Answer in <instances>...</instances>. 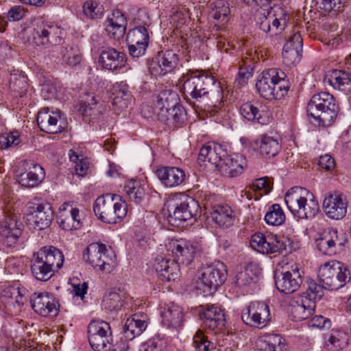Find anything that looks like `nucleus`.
<instances>
[{
	"instance_id": "7ed1b4c3",
	"label": "nucleus",
	"mask_w": 351,
	"mask_h": 351,
	"mask_svg": "<svg viewBox=\"0 0 351 351\" xmlns=\"http://www.w3.org/2000/svg\"><path fill=\"white\" fill-rule=\"evenodd\" d=\"M306 111L308 116L317 121L319 124L329 126L337 118L338 106L332 95L322 92L313 95L308 103Z\"/></svg>"
},
{
	"instance_id": "e433bc0d",
	"label": "nucleus",
	"mask_w": 351,
	"mask_h": 351,
	"mask_svg": "<svg viewBox=\"0 0 351 351\" xmlns=\"http://www.w3.org/2000/svg\"><path fill=\"white\" fill-rule=\"evenodd\" d=\"M160 182L167 187H176L182 184L185 180L183 169L176 167H162L156 171Z\"/></svg>"
},
{
	"instance_id": "680f3d73",
	"label": "nucleus",
	"mask_w": 351,
	"mask_h": 351,
	"mask_svg": "<svg viewBox=\"0 0 351 351\" xmlns=\"http://www.w3.org/2000/svg\"><path fill=\"white\" fill-rule=\"evenodd\" d=\"M173 118L172 121H170V125H174L175 127H179L184 123L186 119V112L184 108L178 104L173 105Z\"/></svg>"
},
{
	"instance_id": "f03ea898",
	"label": "nucleus",
	"mask_w": 351,
	"mask_h": 351,
	"mask_svg": "<svg viewBox=\"0 0 351 351\" xmlns=\"http://www.w3.org/2000/svg\"><path fill=\"white\" fill-rule=\"evenodd\" d=\"M256 87L259 95L269 100L280 99L289 89L285 73L276 68L263 71L256 82Z\"/></svg>"
},
{
	"instance_id": "6e6552de",
	"label": "nucleus",
	"mask_w": 351,
	"mask_h": 351,
	"mask_svg": "<svg viewBox=\"0 0 351 351\" xmlns=\"http://www.w3.org/2000/svg\"><path fill=\"white\" fill-rule=\"evenodd\" d=\"M83 259L95 269L110 273L115 267V256L106 245L92 243L86 249Z\"/></svg>"
},
{
	"instance_id": "c03bdc74",
	"label": "nucleus",
	"mask_w": 351,
	"mask_h": 351,
	"mask_svg": "<svg viewBox=\"0 0 351 351\" xmlns=\"http://www.w3.org/2000/svg\"><path fill=\"white\" fill-rule=\"evenodd\" d=\"M324 80L335 89L341 91H348L351 89L350 74L344 71L333 70Z\"/></svg>"
},
{
	"instance_id": "2f4dec72",
	"label": "nucleus",
	"mask_w": 351,
	"mask_h": 351,
	"mask_svg": "<svg viewBox=\"0 0 351 351\" xmlns=\"http://www.w3.org/2000/svg\"><path fill=\"white\" fill-rule=\"evenodd\" d=\"M225 156H226V150L222 145L208 143L200 149L198 160L199 162H208L218 169Z\"/></svg>"
},
{
	"instance_id": "a878e982",
	"label": "nucleus",
	"mask_w": 351,
	"mask_h": 351,
	"mask_svg": "<svg viewBox=\"0 0 351 351\" xmlns=\"http://www.w3.org/2000/svg\"><path fill=\"white\" fill-rule=\"evenodd\" d=\"M179 60L178 55L173 50L160 51L157 56V63L150 66V72L154 76L165 75L177 67Z\"/></svg>"
},
{
	"instance_id": "b1692460",
	"label": "nucleus",
	"mask_w": 351,
	"mask_h": 351,
	"mask_svg": "<svg viewBox=\"0 0 351 351\" xmlns=\"http://www.w3.org/2000/svg\"><path fill=\"white\" fill-rule=\"evenodd\" d=\"M30 209L28 221L34 228L41 230L50 226L53 218V212L49 203L36 204Z\"/></svg>"
},
{
	"instance_id": "dca6fc26",
	"label": "nucleus",
	"mask_w": 351,
	"mask_h": 351,
	"mask_svg": "<svg viewBox=\"0 0 351 351\" xmlns=\"http://www.w3.org/2000/svg\"><path fill=\"white\" fill-rule=\"evenodd\" d=\"M167 250L171 253L178 264H189L198 250L196 244L186 239L172 240L167 245Z\"/></svg>"
},
{
	"instance_id": "6ab92c4d",
	"label": "nucleus",
	"mask_w": 351,
	"mask_h": 351,
	"mask_svg": "<svg viewBox=\"0 0 351 351\" xmlns=\"http://www.w3.org/2000/svg\"><path fill=\"white\" fill-rule=\"evenodd\" d=\"M130 54L138 58L145 53L149 43L147 29L143 26L137 27L128 32L126 37Z\"/></svg>"
},
{
	"instance_id": "3c124183",
	"label": "nucleus",
	"mask_w": 351,
	"mask_h": 351,
	"mask_svg": "<svg viewBox=\"0 0 351 351\" xmlns=\"http://www.w3.org/2000/svg\"><path fill=\"white\" fill-rule=\"evenodd\" d=\"M124 191L129 198L138 204L145 195V189L137 180H130L124 186Z\"/></svg>"
},
{
	"instance_id": "1a4fd4ad",
	"label": "nucleus",
	"mask_w": 351,
	"mask_h": 351,
	"mask_svg": "<svg viewBox=\"0 0 351 351\" xmlns=\"http://www.w3.org/2000/svg\"><path fill=\"white\" fill-rule=\"evenodd\" d=\"M184 93L197 100L207 96L216 84L213 77L199 71L187 72L182 77Z\"/></svg>"
},
{
	"instance_id": "37998d69",
	"label": "nucleus",
	"mask_w": 351,
	"mask_h": 351,
	"mask_svg": "<svg viewBox=\"0 0 351 351\" xmlns=\"http://www.w3.org/2000/svg\"><path fill=\"white\" fill-rule=\"evenodd\" d=\"M257 268L256 265L250 263L247 265L241 267L234 276V282L235 285L241 289H245L250 287L255 283L257 277Z\"/></svg>"
},
{
	"instance_id": "2eb2a0df",
	"label": "nucleus",
	"mask_w": 351,
	"mask_h": 351,
	"mask_svg": "<svg viewBox=\"0 0 351 351\" xmlns=\"http://www.w3.org/2000/svg\"><path fill=\"white\" fill-rule=\"evenodd\" d=\"M302 282L299 265L292 263L287 269L276 277L277 289L285 294H289L298 289Z\"/></svg>"
},
{
	"instance_id": "774afa93",
	"label": "nucleus",
	"mask_w": 351,
	"mask_h": 351,
	"mask_svg": "<svg viewBox=\"0 0 351 351\" xmlns=\"http://www.w3.org/2000/svg\"><path fill=\"white\" fill-rule=\"evenodd\" d=\"M318 165L326 170L330 171L335 168V162L331 156L325 154L319 157Z\"/></svg>"
},
{
	"instance_id": "052dcab7",
	"label": "nucleus",
	"mask_w": 351,
	"mask_h": 351,
	"mask_svg": "<svg viewBox=\"0 0 351 351\" xmlns=\"http://www.w3.org/2000/svg\"><path fill=\"white\" fill-rule=\"evenodd\" d=\"M20 142V136L17 131L4 133L0 135V148L1 149H6L12 145H17Z\"/></svg>"
},
{
	"instance_id": "bf43d9fd",
	"label": "nucleus",
	"mask_w": 351,
	"mask_h": 351,
	"mask_svg": "<svg viewBox=\"0 0 351 351\" xmlns=\"http://www.w3.org/2000/svg\"><path fill=\"white\" fill-rule=\"evenodd\" d=\"M195 351H210L214 349V344L207 340L202 330H197L193 338Z\"/></svg>"
},
{
	"instance_id": "39448f33",
	"label": "nucleus",
	"mask_w": 351,
	"mask_h": 351,
	"mask_svg": "<svg viewBox=\"0 0 351 351\" xmlns=\"http://www.w3.org/2000/svg\"><path fill=\"white\" fill-rule=\"evenodd\" d=\"M318 276L324 289L331 291L341 288L351 278L348 266L337 261H330L322 265Z\"/></svg>"
},
{
	"instance_id": "c85d7f7f",
	"label": "nucleus",
	"mask_w": 351,
	"mask_h": 351,
	"mask_svg": "<svg viewBox=\"0 0 351 351\" xmlns=\"http://www.w3.org/2000/svg\"><path fill=\"white\" fill-rule=\"evenodd\" d=\"M247 167V160L242 154H233L225 156L218 169L221 173L229 178L241 175Z\"/></svg>"
},
{
	"instance_id": "412c9836",
	"label": "nucleus",
	"mask_w": 351,
	"mask_h": 351,
	"mask_svg": "<svg viewBox=\"0 0 351 351\" xmlns=\"http://www.w3.org/2000/svg\"><path fill=\"white\" fill-rule=\"evenodd\" d=\"M23 228V223L15 215H7L0 226V234L3 243L9 247H12L21 236Z\"/></svg>"
},
{
	"instance_id": "473e14b6",
	"label": "nucleus",
	"mask_w": 351,
	"mask_h": 351,
	"mask_svg": "<svg viewBox=\"0 0 351 351\" xmlns=\"http://www.w3.org/2000/svg\"><path fill=\"white\" fill-rule=\"evenodd\" d=\"M127 24L125 15L119 10H115L107 18L105 30L110 38L119 40L123 38Z\"/></svg>"
},
{
	"instance_id": "13d9d810",
	"label": "nucleus",
	"mask_w": 351,
	"mask_h": 351,
	"mask_svg": "<svg viewBox=\"0 0 351 351\" xmlns=\"http://www.w3.org/2000/svg\"><path fill=\"white\" fill-rule=\"evenodd\" d=\"M302 49L293 48L290 43H285L282 49V59L285 64L291 66L300 62Z\"/></svg>"
},
{
	"instance_id": "e2e57ef3",
	"label": "nucleus",
	"mask_w": 351,
	"mask_h": 351,
	"mask_svg": "<svg viewBox=\"0 0 351 351\" xmlns=\"http://www.w3.org/2000/svg\"><path fill=\"white\" fill-rule=\"evenodd\" d=\"M308 326L320 330L328 329L331 326V322L322 315H315L308 321Z\"/></svg>"
},
{
	"instance_id": "5fc2aeb1",
	"label": "nucleus",
	"mask_w": 351,
	"mask_h": 351,
	"mask_svg": "<svg viewBox=\"0 0 351 351\" xmlns=\"http://www.w3.org/2000/svg\"><path fill=\"white\" fill-rule=\"evenodd\" d=\"M84 15L90 19L101 18L104 14V7L97 1L87 0L82 6Z\"/></svg>"
},
{
	"instance_id": "aec40b11",
	"label": "nucleus",
	"mask_w": 351,
	"mask_h": 351,
	"mask_svg": "<svg viewBox=\"0 0 351 351\" xmlns=\"http://www.w3.org/2000/svg\"><path fill=\"white\" fill-rule=\"evenodd\" d=\"M255 19L260 29L265 33L272 31L275 34L284 30L287 23L286 13H282L280 18H276L264 9H259L256 12Z\"/></svg>"
},
{
	"instance_id": "7c9ffc66",
	"label": "nucleus",
	"mask_w": 351,
	"mask_h": 351,
	"mask_svg": "<svg viewBox=\"0 0 351 351\" xmlns=\"http://www.w3.org/2000/svg\"><path fill=\"white\" fill-rule=\"evenodd\" d=\"M311 198H313V194L311 192L306 189L296 186L287 191L285 201L290 212L296 217L303 204Z\"/></svg>"
},
{
	"instance_id": "9d476101",
	"label": "nucleus",
	"mask_w": 351,
	"mask_h": 351,
	"mask_svg": "<svg viewBox=\"0 0 351 351\" xmlns=\"http://www.w3.org/2000/svg\"><path fill=\"white\" fill-rule=\"evenodd\" d=\"M62 29L52 22L39 21L34 27L32 32L33 42L37 46L46 48L59 45L62 40Z\"/></svg>"
},
{
	"instance_id": "4d7b16f0",
	"label": "nucleus",
	"mask_w": 351,
	"mask_h": 351,
	"mask_svg": "<svg viewBox=\"0 0 351 351\" xmlns=\"http://www.w3.org/2000/svg\"><path fill=\"white\" fill-rule=\"evenodd\" d=\"M303 204L296 215V217L299 219H312L319 210V204L314 195L313 198L307 199L306 203Z\"/></svg>"
},
{
	"instance_id": "8fccbe9b",
	"label": "nucleus",
	"mask_w": 351,
	"mask_h": 351,
	"mask_svg": "<svg viewBox=\"0 0 351 351\" xmlns=\"http://www.w3.org/2000/svg\"><path fill=\"white\" fill-rule=\"evenodd\" d=\"M212 17L221 25L226 24L228 20L230 8L227 1L224 0H216L211 4Z\"/></svg>"
},
{
	"instance_id": "f8f14e48",
	"label": "nucleus",
	"mask_w": 351,
	"mask_h": 351,
	"mask_svg": "<svg viewBox=\"0 0 351 351\" xmlns=\"http://www.w3.org/2000/svg\"><path fill=\"white\" fill-rule=\"evenodd\" d=\"M88 341L95 351H110V327L108 322L93 321L88 327Z\"/></svg>"
},
{
	"instance_id": "6e6d98bb",
	"label": "nucleus",
	"mask_w": 351,
	"mask_h": 351,
	"mask_svg": "<svg viewBox=\"0 0 351 351\" xmlns=\"http://www.w3.org/2000/svg\"><path fill=\"white\" fill-rule=\"evenodd\" d=\"M285 220V213L278 204H273L265 216L266 223L271 226H280L284 223Z\"/></svg>"
},
{
	"instance_id": "20e7f679",
	"label": "nucleus",
	"mask_w": 351,
	"mask_h": 351,
	"mask_svg": "<svg viewBox=\"0 0 351 351\" xmlns=\"http://www.w3.org/2000/svg\"><path fill=\"white\" fill-rule=\"evenodd\" d=\"M168 221L174 226H180L183 222L195 218L199 211V203L193 197L177 194L167 203Z\"/></svg>"
},
{
	"instance_id": "c9c22d12",
	"label": "nucleus",
	"mask_w": 351,
	"mask_h": 351,
	"mask_svg": "<svg viewBox=\"0 0 351 351\" xmlns=\"http://www.w3.org/2000/svg\"><path fill=\"white\" fill-rule=\"evenodd\" d=\"M315 304L311 302L306 301L302 298H298L292 300L288 308L289 317L295 322L307 319L315 310Z\"/></svg>"
},
{
	"instance_id": "423d86ee",
	"label": "nucleus",
	"mask_w": 351,
	"mask_h": 351,
	"mask_svg": "<svg viewBox=\"0 0 351 351\" xmlns=\"http://www.w3.org/2000/svg\"><path fill=\"white\" fill-rule=\"evenodd\" d=\"M95 215L104 223H117L127 214V205L124 202H114L110 195L97 198L93 206Z\"/></svg>"
},
{
	"instance_id": "79ce46f5",
	"label": "nucleus",
	"mask_w": 351,
	"mask_h": 351,
	"mask_svg": "<svg viewBox=\"0 0 351 351\" xmlns=\"http://www.w3.org/2000/svg\"><path fill=\"white\" fill-rule=\"evenodd\" d=\"M112 104L120 109H125L128 106L132 99L129 86L125 82L116 83L112 88Z\"/></svg>"
},
{
	"instance_id": "9b49d317",
	"label": "nucleus",
	"mask_w": 351,
	"mask_h": 351,
	"mask_svg": "<svg viewBox=\"0 0 351 351\" xmlns=\"http://www.w3.org/2000/svg\"><path fill=\"white\" fill-rule=\"evenodd\" d=\"M250 244L252 249L263 254H280L287 250L285 239L271 233H255L251 237Z\"/></svg>"
},
{
	"instance_id": "4c0bfd02",
	"label": "nucleus",
	"mask_w": 351,
	"mask_h": 351,
	"mask_svg": "<svg viewBox=\"0 0 351 351\" xmlns=\"http://www.w3.org/2000/svg\"><path fill=\"white\" fill-rule=\"evenodd\" d=\"M210 217L215 223L221 228H228L233 225L235 215L227 204H216L211 207Z\"/></svg>"
},
{
	"instance_id": "393cba45",
	"label": "nucleus",
	"mask_w": 351,
	"mask_h": 351,
	"mask_svg": "<svg viewBox=\"0 0 351 351\" xmlns=\"http://www.w3.org/2000/svg\"><path fill=\"white\" fill-rule=\"evenodd\" d=\"M176 95L170 90H162L156 95V103L155 113L159 121L170 125L173 118V105L171 104L175 99Z\"/></svg>"
},
{
	"instance_id": "a18cd8bd",
	"label": "nucleus",
	"mask_w": 351,
	"mask_h": 351,
	"mask_svg": "<svg viewBox=\"0 0 351 351\" xmlns=\"http://www.w3.org/2000/svg\"><path fill=\"white\" fill-rule=\"evenodd\" d=\"M325 346L329 350L338 351L348 345L346 334L337 329H332L324 335Z\"/></svg>"
},
{
	"instance_id": "de8ad7c7",
	"label": "nucleus",
	"mask_w": 351,
	"mask_h": 351,
	"mask_svg": "<svg viewBox=\"0 0 351 351\" xmlns=\"http://www.w3.org/2000/svg\"><path fill=\"white\" fill-rule=\"evenodd\" d=\"M125 293L120 289H112L106 293L104 299L105 308L110 311H119L125 304Z\"/></svg>"
},
{
	"instance_id": "cd10ccee",
	"label": "nucleus",
	"mask_w": 351,
	"mask_h": 351,
	"mask_svg": "<svg viewBox=\"0 0 351 351\" xmlns=\"http://www.w3.org/2000/svg\"><path fill=\"white\" fill-rule=\"evenodd\" d=\"M250 147L262 156L271 158L278 154L281 145L276 137L265 134L252 141Z\"/></svg>"
},
{
	"instance_id": "f3484780",
	"label": "nucleus",
	"mask_w": 351,
	"mask_h": 351,
	"mask_svg": "<svg viewBox=\"0 0 351 351\" xmlns=\"http://www.w3.org/2000/svg\"><path fill=\"white\" fill-rule=\"evenodd\" d=\"M64 120L60 111H49L48 108L39 111L37 116L39 128L48 134L63 132L66 127V123Z\"/></svg>"
},
{
	"instance_id": "72a5a7b5",
	"label": "nucleus",
	"mask_w": 351,
	"mask_h": 351,
	"mask_svg": "<svg viewBox=\"0 0 351 351\" xmlns=\"http://www.w3.org/2000/svg\"><path fill=\"white\" fill-rule=\"evenodd\" d=\"M99 63L106 69L115 71L125 66L126 56L114 48L105 47L101 51Z\"/></svg>"
},
{
	"instance_id": "69168bd1",
	"label": "nucleus",
	"mask_w": 351,
	"mask_h": 351,
	"mask_svg": "<svg viewBox=\"0 0 351 351\" xmlns=\"http://www.w3.org/2000/svg\"><path fill=\"white\" fill-rule=\"evenodd\" d=\"M250 189L254 191L264 190L265 193L267 194L271 189V184L265 178H261L254 180L250 185Z\"/></svg>"
},
{
	"instance_id": "f704fd0d",
	"label": "nucleus",
	"mask_w": 351,
	"mask_h": 351,
	"mask_svg": "<svg viewBox=\"0 0 351 351\" xmlns=\"http://www.w3.org/2000/svg\"><path fill=\"white\" fill-rule=\"evenodd\" d=\"M147 315L144 313H135L128 317L123 326V332L126 340H132L140 335L147 328Z\"/></svg>"
},
{
	"instance_id": "a19ab883",
	"label": "nucleus",
	"mask_w": 351,
	"mask_h": 351,
	"mask_svg": "<svg viewBox=\"0 0 351 351\" xmlns=\"http://www.w3.org/2000/svg\"><path fill=\"white\" fill-rule=\"evenodd\" d=\"M1 301L8 309L20 307L25 301V298L19 287L9 286L5 287L1 295Z\"/></svg>"
},
{
	"instance_id": "4468645a",
	"label": "nucleus",
	"mask_w": 351,
	"mask_h": 351,
	"mask_svg": "<svg viewBox=\"0 0 351 351\" xmlns=\"http://www.w3.org/2000/svg\"><path fill=\"white\" fill-rule=\"evenodd\" d=\"M269 307L263 302H253L243 311L241 319L251 326L263 328L269 320Z\"/></svg>"
},
{
	"instance_id": "09e8293b",
	"label": "nucleus",
	"mask_w": 351,
	"mask_h": 351,
	"mask_svg": "<svg viewBox=\"0 0 351 351\" xmlns=\"http://www.w3.org/2000/svg\"><path fill=\"white\" fill-rule=\"evenodd\" d=\"M257 347L259 351H287L285 339L278 335L269 337L267 339H260Z\"/></svg>"
},
{
	"instance_id": "0e129e2a",
	"label": "nucleus",
	"mask_w": 351,
	"mask_h": 351,
	"mask_svg": "<svg viewBox=\"0 0 351 351\" xmlns=\"http://www.w3.org/2000/svg\"><path fill=\"white\" fill-rule=\"evenodd\" d=\"M139 351H165L164 342L160 339H152L142 343Z\"/></svg>"
},
{
	"instance_id": "5701e85b",
	"label": "nucleus",
	"mask_w": 351,
	"mask_h": 351,
	"mask_svg": "<svg viewBox=\"0 0 351 351\" xmlns=\"http://www.w3.org/2000/svg\"><path fill=\"white\" fill-rule=\"evenodd\" d=\"M348 203L342 194L328 195L323 201V209L326 216L332 219H341L347 213Z\"/></svg>"
},
{
	"instance_id": "58836bf2",
	"label": "nucleus",
	"mask_w": 351,
	"mask_h": 351,
	"mask_svg": "<svg viewBox=\"0 0 351 351\" xmlns=\"http://www.w3.org/2000/svg\"><path fill=\"white\" fill-rule=\"evenodd\" d=\"M162 324L167 328H178L184 322V314L182 308L176 305H166L160 311Z\"/></svg>"
},
{
	"instance_id": "f257e3e1",
	"label": "nucleus",
	"mask_w": 351,
	"mask_h": 351,
	"mask_svg": "<svg viewBox=\"0 0 351 351\" xmlns=\"http://www.w3.org/2000/svg\"><path fill=\"white\" fill-rule=\"evenodd\" d=\"M64 255L53 246L43 247L33 254L31 272L38 280L46 282L62 266Z\"/></svg>"
},
{
	"instance_id": "338daca9",
	"label": "nucleus",
	"mask_w": 351,
	"mask_h": 351,
	"mask_svg": "<svg viewBox=\"0 0 351 351\" xmlns=\"http://www.w3.org/2000/svg\"><path fill=\"white\" fill-rule=\"evenodd\" d=\"M341 0H339L338 5L335 0H317V3L320 10L324 12L330 13L331 12H337L340 8Z\"/></svg>"
},
{
	"instance_id": "ddd939ff",
	"label": "nucleus",
	"mask_w": 351,
	"mask_h": 351,
	"mask_svg": "<svg viewBox=\"0 0 351 351\" xmlns=\"http://www.w3.org/2000/svg\"><path fill=\"white\" fill-rule=\"evenodd\" d=\"M347 239L343 233L339 234L337 229L325 230L315 239V245L324 255L333 256L343 250Z\"/></svg>"
},
{
	"instance_id": "603ef678",
	"label": "nucleus",
	"mask_w": 351,
	"mask_h": 351,
	"mask_svg": "<svg viewBox=\"0 0 351 351\" xmlns=\"http://www.w3.org/2000/svg\"><path fill=\"white\" fill-rule=\"evenodd\" d=\"M324 289L323 284L321 285L313 280H310L306 291L302 293L300 297L315 304L316 300H320L323 296Z\"/></svg>"
},
{
	"instance_id": "864d4df0",
	"label": "nucleus",
	"mask_w": 351,
	"mask_h": 351,
	"mask_svg": "<svg viewBox=\"0 0 351 351\" xmlns=\"http://www.w3.org/2000/svg\"><path fill=\"white\" fill-rule=\"evenodd\" d=\"M61 55L63 62L69 66H75L81 61V53L76 46L66 45L62 47Z\"/></svg>"
},
{
	"instance_id": "49530a36",
	"label": "nucleus",
	"mask_w": 351,
	"mask_h": 351,
	"mask_svg": "<svg viewBox=\"0 0 351 351\" xmlns=\"http://www.w3.org/2000/svg\"><path fill=\"white\" fill-rule=\"evenodd\" d=\"M241 114L250 121H256L257 123L264 125L267 123L269 118L267 115H264L259 110L256 104L251 102H246L240 107Z\"/></svg>"
},
{
	"instance_id": "0eeeda50",
	"label": "nucleus",
	"mask_w": 351,
	"mask_h": 351,
	"mask_svg": "<svg viewBox=\"0 0 351 351\" xmlns=\"http://www.w3.org/2000/svg\"><path fill=\"white\" fill-rule=\"evenodd\" d=\"M226 276V267L223 263L218 261L212 263L202 269L195 287L204 295H210L225 282Z\"/></svg>"
},
{
	"instance_id": "bb28decb",
	"label": "nucleus",
	"mask_w": 351,
	"mask_h": 351,
	"mask_svg": "<svg viewBox=\"0 0 351 351\" xmlns=\"http://www.w3.org/2000/svg\"><path fill=\"white\" fill-rule=\"evenodd\" d=\"M82 215L77 208H73L69 204H63L57 215V223L65 230H76L82 225Z\"/></svg>"
},
{
	"instance_id": "ea45409f",
	"label": "nucleus",
	"mask_w": 351,
	"mask_h": 351,
	"mask_svg": "<svg viewBox=\"0 0 351 351\" xmlns=\"http://www.w3.org/2000/svg\"><path fill=\"white\" fill-rule=\"evenodd\" d=\"M44 169L38 164L32 163L31 166L18 178L19 183L27 188H32L38 185L45 178Z\"/></svg>"
},
{
	"instance_id": "4be33fe9",
	"label": "nucleus",
	"mask_w": 351,
	"mask_h": 351,
	"mask_svg": "<svg viewBox=\"0 0 351 351\" xmlns=\"http://www.w3.org/2000/svg\"><path fill=\"white\" fill-rule=\"evenodd\" d=\"M30 303L34 311L41 316H56L58 313L57 301L48 293H34Z\"/></svg>"
},
{
	"instance_id": "c756f323",
	"label": "nucleus",
	"mask_w": 351,
	"mask_h": 351,
	"mask_svg": "<svg viewBox=\"0 0 351 351\" xmlns=\"http://www.w3.org/2000/svg\"><path fill=\"white\" fill-rule=\"evenodd\" d=\"M154 267L158 277L162 281L174 280L179 275V265L176 260L169 257L158 256L156 258Z\"/></svg>"
},
{
	"instance_id": "a211bd4d",
	"label": "nucleus",
	"mask_w": 351,
	"mask_h": 351,
	"mask_svg": "<svg viewBox=\"0 0 351 351\" xmlns=\"http://www.w3.org/2000/svg\"><path fill=\"white\" fill-rule=\"evenodd\" d=\"M205 329L217 333L224 329L226 324L224 309L217 304H206L200 314Z\"/></svg>"
}]
</instances>
